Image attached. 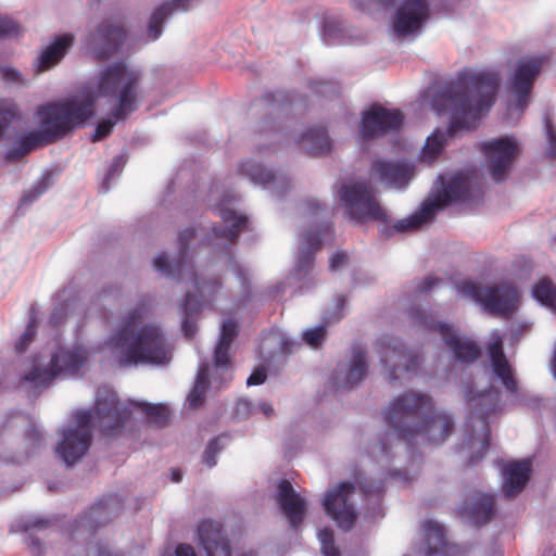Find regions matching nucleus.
Instances as JSON below:
<instances>
[{
  "mask_svg": "<svg viewBox=\"0 0 556 556\" xmlns=\"http://www.w3.org/2000/svg\"><path fill=\"white\" fill-rule=\"evenodd\" d=\"M500 85L501 75L494 70L464 68L457 73L455 79L433 100L439 113L443 110L451 113L447 131L437 129L427 138L422 159L431 162L440 156L447 136L453 137L458 130L476 129L494 105Z\"/></svg>",
  "mask_w": 556,
  "mask_h": 556,
  "instance_id": "f257e3e1",
  "label": "nucleus"
},
{
  "mask_svg": "<svg viewBox=\"0 0 556 556\" xmlns=\"http://www.w3.org/2000/svg\"><path fill=\"white\" fill-rule=\"evenodd\" d=\"M383 419L388 432L380 442L382 454L389 453L391 435L409 444L420 440L439 445L448 439L455 426L448 414L434 409L431 396L417 392L396 396L383 410Z\"/></svg>",
  "mask_w": 556,
  "mask_h": 556,
  "instance_id": "f03ea898",
  "label": "nucleus"
},
{
  "mask_svg": "<svg viewBox=\"0 0 556 556\" xmlns=\"http://www.w3.org/2000/svg\"><path fill=\"white\" fill-rule=\"evenodd\" d=\"M93 105L89 97L81 100L68 98L39 105L36 117L40 129L22 136L17 144L7 152V160L17 161L39 147L63 139L92 116Z\"/></svg>",
  "mask_w": 556,
  "mask_h": 556,
  "instance_id": "7ed1b4c3",
  "label": "nucleus"
},
{
  "mask_svg": "<svg viewBox=\"0 0 556 556\" xmlns=\"http://www.w3.org/2000/svg\"><path fill=\"white\" fill-rule=\"evenodd\" d=\"M149 312V301L141 300L124 316L119 328L111 336L110 345L122 350V366L165 364L169 361L170 351L159 326L149 324L135 331Z\"/></svg>",
  "mask_w": 556,
  "mask_h": 556,
  "instance_id": "20e7f679",
  "label": "nucleus"
},
{
  "mask_svg": "<svg viewBox=\"0 0 556 556\" xmlns=\"http://www.w3.org/2000/svg\"><path fill=\"white\" fill-rule=\"evenodd\" d=\"M141 75L130 70L124 62L106 66L99 75L97 92L101 97L111 98L115 104L111 118L98 123L92 141L106 138L116 122L126 119L139 106Z\"/></svg>",
  "mask_w": 556,
  "mask_h": 556,
  "instance_id": "39448f33",
  "label": "nucleus"
},
{
  "mask_svg": "<svg viewBox=\"0 0 556 556\" xmlns=\"http://www.w3.org/2000/svg\"><path fill=\"white\" fill-rule=\"evenodd\" d=\"M482 193V186L475 175L457 174L438 191L432 200L424 203L418 213L396 222L394 224V230L404 232L417 229L422 224L430 220L439 210L456 202H476L481 199Z\"/></svg>",
  "mask_w": 556,
  "mask_h": 556,
  "instance_id": "423d86ee",
  "label": "nucleus"
},
{
  "mask_svg": "<svg viewBox=\"0 0 556 556\" xmlns=\"http://www.w3.org/2000/svg\"><path fill=\"white\" fill-rule=\"evenodd\" d=\"M338 193L345 207L346 217L355 223L387 220V213L377 201L370 182L353 181L345 184L340 187Z\"/></svg>",
  "mask_w": 556,
  "mask_h": 556,
  "instance_id": "0eeeda50",
  "label": "nucleus"
},
{
  "mask_svg": "<svg viewBox=\"0 0 556 556\" xmlns=\"http://www.w3.org/2000/svg\"><path fill=\"white\" fill-rule=\"evenodd\" d=\"M408 315L416 325L429 331L438 332L442 337L445 345L453 352L456 361L472 363L480 357L481 349L475 341L458 336L452 325L438 321L431 311L413 306L409 308Z\"/></svg>",
  "mask_w": 556,
  "mask_h": 556,
  "instance_id": "6e6552de",
  "label": "nucleus"
},
{
  "mask_svg": "<svg viewBox=\"0 0 556 556\" xmlns=\"http://www.w3.org/2000/svg\"><path fill=\"white\" fill-rule=\"evenodd\" d=\"M456 288L459 294L481 304L484 311L505 316L515 311L519 298L516 287L508 282L482 287L471 281H462Z\"/></svg>",
  "mask_w": 556,
  "mask_h": 556,
  "instance_id": "1a4fd4ad",
  "label": "nucleus"
},
{
  "mask_svg": "<svg viewBox=\"0 0 556 556\" xmlns=\"http://www.w3.org/2000/svg\"><path fill=\"white\" fill-rule=\"evenodd\" d=\"M73 418L75 426H70L62 431V440L56 446L58 455L67 466L74 465L84 457L92 441L91 413L86 409L77 410Z\"/></svg>",
  "mask_w": 556,
  "mask_h": 556,
  "instance_id": "9d476101",
  "label": "nucleus"
},
{
  "mask_svg": "<svg viewBox=\"0 0 556 556\" xmlns=\"http://www.w3.org/2000/svg\"><path fill=\"white\" fill-rule=\"evenodd\" d=\"M478 149L485 157L486 168L493 181L506 180L519 153L516 141L509 137H502L480 142Z\"/></svg>",
  "mask_w": 556,
  "mask_h": 556,
  "instance_id": "9b49d317",
  "label": "nucleus"
},
{
  "mask_svg": "<svg viewBox=\"0 0 556 556\" xmlns=\"http://www.w3.org/2000/svg\"><path fill=\"white\" fill-rule=\"evenodd\" d=\"M126 38V30L121 21L104 18L86 37L87 50L98 61H105L116 54Z\"/></svg>",
  "mask_w": 556,
  "mask_h": 556,
  "instance_id": "f8f14e48",
  "label": "nucleus"
},
{
  "mask_svg": "<svg viewBox=\"0 0 556 556\" xmlns=\"http://www.w3.org/2000/svg\"><path fill=\"white\" fill-rule=\"evenodd\" d=\"M403 121L404 115L401 110L388 109L375 103L367 111L363 112L359 134L364 140H371L400 130Z\"/></svg>",
  "mask_w": 556,
  "mask_h": 556,
  "instance_id": "ddd939ff",
  "label": "nucleus"
},
{
  "mask_svg": "<svg viewBox=\"0 0 556 556\" xmlns=\"http://www.w3.org/2000/svg\"><path fill=\"white\" fill-rule=\"evenodd\" d=\"M466 396L472 413L484 425L481 437L477 439L479 450L477 453L472 454L468 460L469 465H476L485 456L490 448L491 432L486 424V419L491 414L496 412L500 402V394L494 390L480 393H475L470 390L466 393Z\"/></svg>",
  "mask_w": 556,
  "mask_h": 556,
  "instance_id": "4468645a",
  "label": "nucleus"
},
{
  "mask_svg": "<svg viewBox=\"0 0 556 556\" xmlns=\"http://www.w3.org/2000/svg\"><path fill=\"white\" fill-rule=\"evenodd\" d=\"M378 353L382 366L389 370L390 380H397V370L415 371L421 357L418 352L407 350L397 338H386L378 343Z\"/></svg>",
  "mask_w": 556,
  "mask_h": 556,
  "instance_id": "2eb2a0df",
  "label": "nucleus"
},
{
  "mask_svg": "<svg viewBox=\"0 0 556 556\" xmlns=\"http://www.w3.org/2000/svg\"><path fill=\"white\" fill-rule=\"evenodd\" d=\"M355 485L351 482H341L337 488L329 490L324 497L323 505L326 514L331 517L338 527L349 530L356 521V513L351 495Z\"/></svg>",
  "mask_w": 556,
  "mask_h": 556,
  "instance_id": "dca6fc26",
  "label": "nucleus"
},
{
  "mask_svg": "<svg viewBox=\"0 0 556 556\" xmlns=\"http://www.w3.org/2000/svg\"><path fill=\"white\" fill-rule=\"evenodd\" d=\"M94 409L101 430L106 435H114L122 429L131 414L117 395L109 390L99 391Z\"/></svg>",
  "mask_w": 556,
  "mask_h": 556,
  "instance_id": "f3484780",
  "label": "nucleus"
},
{
  "mask_svg": "<svg viewBox=\"0 0 556 556\" xmlns=\"http://www.w3.org/2000/svg\"><path fill=\"white\" fill-rule=\"evenodd\" d=\"M544 62L545 59L542 56L522 59L518 62L515 74L510 80V88L517 96L518 105L521 110H525L527 106L533 84Z\"/></svg>",
  "mask_w": 556,
  "mask_h": 556,
  "instance_id": "a211bd4d",
  "label": "nucleus"
},
{
  "mask_svg": "<svg viewBox=\"0 0 556 556\" xmlns=\"http://www.w3.org/2000/svg\"><path fill=\"white\" fill-rule=\"evenodd\" d=\"M429 16L427 0H405L394 16V31L402 37L408 36L420 29Z\"/></svg>",
  "mask_w": 556,
  "mask_h": 556,
  "instance_id": "6ab92c4d",
  "label": "nucleus"
},
{
  "mask_svg": "<svg viewBox=\"0 0 556 556\" xmlns=\"http://www.w3.org/2000/svg\"><path fill=\"white\" fill-rule=\"evenodd\" d=\"M276 502L292 529H298L304 520L305 500L294 490L292 483L281 479L277 485Z\"/></svg>",
  "mask_w": 556,
  "mask_h": 556,
  "instance_id": "aec40b11",
  "label": "nucleus"
},
{
  "mask_svg": "<svg viewBox=\"0 0 556 556\" xmlns=\"http://www.w3.org/2000/svg\"><path fill=\"white\" fill-rule=\"evenodd\" d=\"M458 514L472 526L488 525L496 514V502L493 494L475 492L459 508Z\"/></svg>",
  "mask_w": 556,
  "mask_h": 556,
  "instance_id": "412c9836",
  "label": "nucleus"
},
{
  "mask_svg": "<svg viewBox=\"0 0 556 556\" xmlns=\"http://www.w3.org/2000/svg\"><path fill=\"white\" fill-rule=\"evenodd\" d=\"M367 370L366 351L358 344L353 345L349 363L339 364L334 371L336 383L340 388L352 389L365 378Z\"/></svg>",
  "mask_w": 556,
  "mask_h": 556,
  "instance_id": "4be33fe9",
  "label": "nucleus"
},
{
  "mask_svg": "<svg viewBox=\"0 0 556 556\" xmlns=\"http://www.w3.org/2000/svg\"><path fill=\"white\" fill-rule=\"evenodd\" d=\"M197 533L206 556H231L229 540L219 522L203 520L198 526Z\"/></svg>",
  "mask_w": 556,
  "mask_h": 556,
  "instance_id": "5701e85b",
  "label": "nucleus"
},
{
  "mask_svg": "<svg viewBox=\"0 0 556 556\" xmlns=\"http://www.w3.org/2000/svg\"><path fill=\"white\" fill-rule=\"evenodd\" d=\"M118 505L116 495H105L100 498L94 505H92L88 513H86L79 520H76V527L73 531L87 530L92 532L98 527L106 525L111 519V514L116 509Z\"/></svg>",
  "mask_w": 556,
  "mask_h": 556,
  "instance_id": "b1692460",
  "label": "nucleus"
},
{
  "mask_svg": "<svg viewBox=\"0 0 556 556\" xmlns=\"http://www.w3.org/2000/svg\"><path fill=\"white\" fill-rule=\"evenodd\" d=\"M89 358V351L83 345L72 348H59L52 355V365L60 375L74 376L86 365Z\"/></svg>",
  "mask_w": 556,
  "mask_h": 556,
  "instance_id": "393cba45",
  "label": "nucleus"
},
{
  "mask_svg": "<svg viewBox=\"0 0 556 556\" xmlns=\"http://www.w3.org/2000/svg\"><path fill=\"white\" fill-rule=\"evenodd\" d=\"M371 169L383 182L397 188L406 187L414 176V167L403 162L377 160Z\"/></svg>",
  "mask_w": 556,
  "mask_h": 556,
  "instance_id": "a878e982",
  "label": "nucleus"
},
{
  "mask_svg": "<svg viewBox=\"0 0 556 556\" xmlns=\"http://www.w3.org/2000/svg\"><path fill=\"white\" fill-rule=\"evenodd\" d=\"M195 236V229L192 227L184 229L178 236L179 257L177 262H169L166 254H161L154 261L156 270L167 275H178L182 277L186 267L189 265L186 261L188 254V245L190 240Z\"/></svg>",
  "mask_w": 556,
  "mask_h": 556,
  "instance_id": "bb28decb",
  "label": "nucleus"
},
{
  "mask_svg": "<svg viewBox=\"0 0 556 556\" xmlns=\"http://www.w3.org/2000/svg\"><path fill=\"white\" fill-rule=\"evenodd\" d=\"M531 469V462L528 459L510 463L504 468L502 490L506 497H514L525 489L530 479Z\"/></svg>",
  "mask_w": 556,
  "mask_h": 556,
  "instance_id": "cd10ccee",
  "label": "nucleus"
},
{
  "mask_svg": "<svg viewBox=\"0 0 556 556\" xmlns=\"http://www.w3.org/2000/svg\"><path fill=\"white\" fill-rule=\"evenodd\" d=\"M73 43L74 36L72 34H63L55 37L38 56L35 63V71L43 73L59 64Z\"/></svg>",
  "mask_w": 556,
  "mask_h": 556,
  "instance_id": "c85d7f7f",
  "label": "nucleus"
},
{
  "mask_svg": "<svg viewBox=\"0 0 556 556\" xmlns=\"http://www.w3.org/2000/svg\"><path fill=\"white\" fill-rule=\"evenodd\" d=\"M321 245V233L316 231L306 232L301 241L294 274L299 279L304 278L314 267L315 254Z\"/></svg>",
  "mask_w": 556,
  "mask_h": 556,
  "instance_id": "c756f323",
  "label": "nucleus"
},
{
  "mask_svg": "<svg viewBox=\"0 0 556 556\" xmlns=\"http://www.w3.org/2000/svg\"><path fill=\"white\" fill-rule=\"evenodd\" d=\"M219 216L226 228H213V232L218 238H225L230 243H236L240 233L248 228V217L245 215H238L233 210L220 208Z\"/></svg>",
  "mask_w": 556,
  "mask_h": 556,
  "instance_id": "7c9ffc66",
  "label": "nucleus"
},
{
  "mask_svg": "<svg viewBox=\"0 0 556 556\" xmlns=\"http://www.w3.org/2000/svg\"><path fill=\"white\" fill-rule=\"evenodd\" d=\"M189 0H173L165 2L154 10L150 17L148 26V36L151 40H156L162 34V27L165 20L177 9L187 10Z\"/></svg>",
  "mask_w": 556,
  "mask_h": 556,
  "instance_id": "2f4dec72",
  "label": "nucleus"
},
{
  "mask_svg": "<svg viewBox=\"0 0 556 556\" xmlns=\"http://www.w3.org/2000/svg\"><path fill=\"white\" fill-rule=\"evenodd\" d=\"M424 530L427 541V556H432L437 553L447 555L454 548V546L448 545L444 529L438 522L433 520L425 522Z\"/></svg>",
  "mask_w": 556,
  "mask_h": 556,
  "instance_id": "473e14b6",
  "label": "nucleus"
},
{
  "mask_svg": "<svg viewBox=\"0 0 556 556\" xmlns=\"http://www.w3.org/2000/svg\"><path fill=\"white\" fill-rule=\"evenodd\" d=\"M189 267L188 271L190 274V279L193 282L195 291L199 293L200 299L198 300L201 304L216 301L217 296L224 290L222 278L217 276L200 279L197 273L192 269V266L190 265Z\"/></svg>",
  "mask_w": 556,
  "mask_h": 556,
  "instance_id": "72a5a7b5",
  "label": "nucleus"
},
{
  "mask_svg": "<svg viewBox=\"0 0 556 556\" xmlns=\"http://www.w3.org/2000/svg\"><path fill=\"white\" fill-rule=\"evenodd\" d=\"M300 143L312 155L326 154L331 149L330 138L324 127H315L305 131Z\"/></svg>",
  "mask_w": 556,
  "mask_h": 556,
  "instance_id": "f704fd0d",
  "label": "nucleus"
},
{
  "mask_svg": "<svg viewBox=\"0 0 556 556\" xmlns=\"http://www.w3.org/2000/svg\"><path fill=\"white\" fill-rule=\"evenodd\" d=\"M208 375L210 366L204 363L200 366L194 386L187 396V402L190 408L197 409L203 405L210 386Z\"/></svg>",
  "mask_w": 556,
  "mask_h": 556,
  "instance_id": "c9c22d12",
  "label": "nucleus"
},
{
  "mask_svg": "<svg viewBox=\"0 0 556 556\" xmlns=\"http://www.w3.org/2000/svg\"><path fill=\"white\" fill-rule=\"evenodd\" d=\"M201 309L202 304L198 300V295L188 292L182 304L184 319L181 323L182 332L188 339H192L197 332V325L193 320V316L197 315Z\"/></svg>",
  "mask_w": 556,
  "mask_h": 556,
  "instance_id": "e433bc0d",
  "label": "nucleus"
},
{
  "mask_svg": "<svg viewBox=\"0 0 556 556\" xmlns=\"http://www.w3.org/2000/svg\"><path fill=\"white\" fill-rule=\"evenodd\" d=\"M240 172L242 175L249 177L253 182L261 184L263 186L275 182L277 178L274 172L266 169L252 161L242 163Z\"/></svg>",
  "mask_w": 556,
  "mask_h": 556,
  "instance_id": "4c0bfd02",
  "label": "nucleus"
},
{
  "mask_svg": "<svg viewBox=\"0 0 556 556\" xmlns=\"http://www.w3.org/2000/svg\"><path fill=\"white\" fill-rule=\"evenodd\" d=\"M59 376L61 375L58 368L52 365L51 359L48 367L35 366L25 375L24 379L26 381L33 382L37 387H46L49 386Z\"/></svg>",
  "mask_w": 556,
  "mask_h": 556,
  "instance_id": "58836bf2",
  "label": "nucleus"
},
{
  "mask_svg": "<svg viewBox=\"0 0 556 556\" xmlns=\"http://www.w3.org/2000/svg\"><path fill=\"white\" fill-rule=\"evenodd\" d=\"M21 115L16 104L10 100L0 101V138L5 137L7 130L20 122Z\"/></svg>",
  "mask_w": 556,
  "mask_h": 556,
  "instance_id": "ea45409f",
  "label": "nucleus"
},
{
  "mask_svg": "<svg viewBox=\"0 0 556 556\" xmlns=\"http://www.w3.org/2000/svg\"><path fill=\"white\" fill-rule=\"evenodd\" d=\"M140 408L144 413L148 422L154 427L163 428L169 419V409L163 404H141Z\"/></svg>",
  "mask_w": 556,
  "mask_h": 556,
  "instance_id": "a19ab883",
  "label": "nucleus"
},
{
  "mask_svg": "<svg viewBox=\"0 0 556 556\" xmlns=\"http://www.w3.org/2000/svg\"><path fill=\"white\" fill-rule=\"evenodd\" d=\"M532 293L538 301L548 306L554 305L556 301V287L548 278H542L539 280L534 285Z\"/></svg>",
  "mask_w": 556,
  "mask_h": 556,
  "instance_id": "79ce46f5",
  "label": "nucleus"
},
{
  "mask_svg": "<svg viewBox=\"0 0 556 556\" xmlns=\"http://www.w3.org/2000/svg\"><path fill=\"white\" fill-rule=\"evenodd\" d=\"M492 367L494 374L502 380L505 388L510 392H515L517 390V381L514 378L507 359L492 363Z\"/></svg>",
  "mask_w": 556,
  "mask_h": 556,
  "instance_id": "37998d69",
  "label": "nucleus"
},
{
  "mask_svg": "<svg viewBox=\"0 0 556 556\" xmlns=\"http://www.w3.org/2000/svg\"><path fill=\"white\" fill-rule=\"evenodd\" d=\"M318 539L321 544V553L324 556H340L339 548L334 544L333 531L325 528L318 532Z\"/></svg>",
  "mask_w": 556,
  "mask_h": 556,
  "instance_id": "c03bdc74",
  "label": "nucleus"
},
{
  "mask_svg": "<svg viewBox=\"0 0 556 556\" xmlns=\"http://www.w3.org/2000/svg\"><path fill=\"white\" fill-rule=\"evenodd\" d=\"M36 333H37L36 321H35V319H30L29 323L27 324L24 332L21 334L18 340L15 342L14 348H15L16 353H18V354L24 353L28 349V346L33 342V340L35 339Z\"/></svg>",
  "mask_w": 556,
  "mask_h": 556,
  "instance_id": "a18cd8bd",
  "label": "nucleus"
},
{
  "mask_svg": "<svg viewBox=\"0 0 556 556\" xmlns=\"http://www.w3.org/2000/svg\"><path fill=\"white\" fill-rule=\"evenodd\" d=\"M238 336V324L235 319L229 318L224 320L219 334V343L231 345Z\"/></svg>",
  "mask_w": 556,
  "mask_h": 556,
  "instance_id": "49530a36",
  "label": "nucleus"
},
{
  "mask_svg": "<svg viewBox=\"0 0 556 556\" xmlns=\"http://www.w3.org/2000/svg\"><path fill=\"white\" fill-rule=\"evenodd\" d=\"M326 333V326L319 325L315 328L307 329L303 333V340L307 345L312 348H318L323 344Z\"/></svg>",
  "mask_w": 556,
  "mask_h": 556,
  "instance_id": "de8ad7c7",
  "label": "nucleus"
},
{
  "mask_svg": "<svg viewBox=\"0 0 556 556\" xmlns=\"http://www.w3.org/2000/svg\"><path fill=\"white\" fill-rule=\"evenodd\" d=\"M230 349L231 345L217 343L214 351V365L216 368H228L231 365Z\"/></svg>",
  "mask_w": 556,
  "mask_h": 556,
  "instance_id": "09e8293b",
  "label": "nucleus"
},
{
  "mask_svg": "<svg viewBox=\"0 0 556 556\" xmlns=\"http://www.w3.org/2000/svg\"><path fill=\"white\" fill-rule=\"evenodd\" d=\"M22 29L20 25L9 17H0V39L17 37Z\"/></svg>",
  "mask_w": 556,
  "mask_h": 556,
  "instance_id": "8fccbe9b",
  "label": "nucleus"
},
{
  "mask_svg": "<svg viewBox=\"0 0 556 556\" xmlns=\"http://www.w3.org/2000/svg\"><path fill=\"white\" fill-rule=\"evenodd\" d=\"M48 189V182L42 180L36 184L30 190L24 193L21 203L22 204H30L35 200H37L41 194H43Z\"/></svg>",
  "mask_w": 556,
  "mask_h": 556,
  "instance_id": "3c124183",
  "label": "nucleus"
},
{
  "mask_svg": "<svg viewBox=\"0 0 556 556\" xmlns=\"http://www.w3.org/2000/svg\"><path fill=\"white\" fill-rule=\"evenodd\" d=\"M489 354L491 357V363H495L498 361L506 359V356L503 351V341L501 337H496L489 345Z\"/></svg>",
  "mask_w": 556,
  "mask_h": 556,
  "instance_id": "603ef678",
  "label": "nucleus"
},
{
  "mask_svg": "<svg viewBox=\"0 0 556 556\" xmlns=\"http://www.w3.org/2000/svg\"><path fill=\"white\" fill-rule=\"evenodd\" d=\"M220 447L218 446V438L213 439L210 441L204 455H203V462L208 466L213 467L216 465V455L219 452Z\"/></svg>",
  "mask_w": 556,
  "mask_h": 556,
  "instance_id": "864d4df0",
  "label": "nucleus"
},
{
  "mask_svg": "<svg viewBox=\"0 0 556 556\" xmlns=\"http://www.w3.org/2000/svg\"><path fill=\"white\" fill-rule=\"evenodd\" d=\"M358 484H359L362 492L365 495L380 496L383 492V485L381 482L365 480V481H359Z\"/></svg>",
  "mask_w": 556,
  "mask_h": 556,
  "instance_id": "5fc2aeb1",
  "label": "nucleus"
},
{
  "mask_svg": "<svg viewBox=\"0 0 556 556\" xmlns=\"http://www.w3.org/2000/svg\"><path fill=\"white\" fill-rule=\"evenodd\" d=\"M230 264H231L232 271L235 273V275L240 280L242 288L243 289H249L250 288V281H249L248 277H247L245 269L239 263L233 261L232 257L230 258Z\"/></svg>",
  "mask_w": 556,
  "mask_h": 556,
  "instance_id": "6e6d98bb",
  "label": "nucleus"
},
{
  "mask_svg": "<svg viewBox=\"0 0 556 556\" xmlns=\"http://www.w3.org/2000/svg\"><path fill=\"white\" fill-rule=\"evenodd\" d=\"M441 281L442 280L440 278H437L433 276H428L427 278H425V280L422 282H420L419 285L416 286V292L427 293L430 290H432V288L434 286H437L438 283H440Z\"/></svg>",
  "mask_w": 556,
  "mask_h": 556,
  "instance_id": "4d7b16f0",
  "label": "nucleus"
},
{
  "mask_svg": "<svg viewBox=\"0 0 556 556\" xmlns=\"http://www.w3.org/2000/svg\"><path fill=\"white\" fill-rule=\"evenodd\" d=\"M267 378L266 370L264 368L255 369L247 380L248 386H258L265 382Z\"/></svg>",
  "mask_w": 556,
  "mask_h": 556,
  "instance_id": "13d9d810",
  "label": "nucleus"
},
{
  "mask_svg": "<svg viewBox=\"0 0 556 556\" xmlns=\"http://www.w3.org/2000/svg\"><path fill=\"white\" fill-rule=\"evenodd\" d=\"M348 260V254L344 252L334 253L329 260L330 270L339 269Z\"/></svg>",
  "mask_w": 556,
  "mask_h": 556,
  "instance_id": "bf43d9fd",
  "label": "nucleus"
},
{
  "mask_svg": "<svg viewBox=\"0 0 556 556\" xmlns=\"http://www.w3.org/2000/svg\"><path fill=\"white\" fill-rule=\"evenodd\" d=\"M66 319V308L64 305L55 308L50 316V324L53 326L61 325Z\"/></svg>",
  "mask_w": 556,
  "mask_h": 556,
  "instance_id": "052dcab7",
  "label": "nucleus"
},
{
  "mask_svg": "<svg viewBox=\"0 0 556 556\" xmlns=\"http://www.w3.org/2000/svg\"><path fill=\"white\" fill-rule=\"evenodd\" d=\"M1 75H2V78L7 81L20 83L22 80L20 72L13 67L1 68Z\"/></svg>",
  "mask_w": 556,
  "mask_h": 556,
  "instance_id": "680f3d73",
  "label": "nucleus"
},
{
  "mask_svg": "<svg viewBox=\"0 0 556 556\" xmlns=\"http://www.w3.org/2000/svg\"><path fill=\"white\" fill-rule=\"evenodd\" d=\"M87 556H118L113 554L106 545L97 544L89 548Z\"/></svg>",
  "mask_w": 556,
  "mask_h": 556,
  "instance_id": "e2e57ef3",
  "label": "nucleus"
},
{
  "mask_svg": "<svg viewBox=\"0 0 556 556\" xmlns=\"http://www.w3.org/2000/svg\"><path fill=\"white\" fill-rule=\"evenodd\" d=\"M27 545H28L29 551L33 554V556H41L42 555L43 548L38 539H36L34 536H29L27 540Z\"/></svg>",
  "mask_w": 556,
  "mask_h": 556,
  "instance_id": "0e129e2a",
  "label": "nucleus"
},
{
  "mask_svg": "<svg viewBox=\"0 0 556 556\" xmlns=\"http://www.w3.org/2000/svg\"><path fill=\"white\" fill-rule=\"evenodd\" d=\"M548 127V152L551 155L556 156V132L552 129L551 125Z\"/></svg>",
  "mask_w": 556,
  "mask_h": 556,
  "instance_id": "69168bd1",
  "label": "nucleus"
},
{
  "mask_svg": "<svg viewBox=\"0 0 556 556\" xmlns=\"http://www.w3.org/2000/svg\"><path fill=\"white\" fill-rule=\"evenodd\" d=\"M176 556H197L193 548L187 544H179L176 547Z\"/></svg>",
  "mask_w": 556,
  "mask_h": 556,
  "instance_id": "338daca9",
  "label": "nucleus"
},
{
  "mask_svg": "<svg viewBox=\"0 0 556 556\" xmlns=\"http://www.w3.org/2000/svg\"><path fill=\"white\" fill-rule=\"evenodd\" d=\"M260 408L267 416H270L273 414V412H274V408H273L271 404L266 403V402L261 403L260 404Z\"/></svg>",
  "mask_w": 556,
  "mask_h": 556,
  "instance_id": "774afa93",
  "label": "nucleus"
}]
</instances>
